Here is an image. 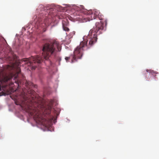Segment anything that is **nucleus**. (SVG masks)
Returning a JSON list of instances; mask_svg holds the SVG:
<instances>
[{
	"mask_svg": "<svg viewBox=\"0 0 159 159\" xmlns=\"http://www.w3.org/2000/svg\"><path fill=\"white\" fill-rule=\"evenodd\" d=\"M61 46L57 41L54 40L46 43L43 46L42 57L39 55L31 56L28 58L22 59L25 64L31 67L32 70H34L38 64L41 63L44 60H47L51 56H56L57 53L61 51Z\"/></svg>",
	"mask_w": 159,
	"mask_h": 159,
	"instance_id": "nucleus-1",
	"label": "nucleus"
},
{
	"mask_svg": "<svg viewBox=\"0 0 159 159\" xmlns=\"http://www.w3.org/2000/svg\"><path fill=\"white\" fill-rule=\"evenodd\" d=\"M104 24L102 21L96 22V27L91 29L89 33L87 40H84L80 43L79 46H77L74 52V55H71L69 57H66L65 59L67 61L70 59H71V62L73 63L76 60V59L81 58L83 54L84 48L87 46V42H89V45L92 46L97 41V36L102 34L104 28Z\"/></svg>",
	"mask_w": 159,
	"mask_h": 159,
	"instance_id": "nucleus-2",
	"label": "nucleus"
},
{
	"mask_svg": "<svg viewBox=\"0 0 159 159\" xmlns=\"http://www.w3.org/2000/svg\"><path fill=\"white\" fill-rule=\"evenodd\" d=\"M52 108V106L50 104L46 107L39 105L37 108L34 107L31 114L44 126L48 127L50 126L52 121L54 120V117L50 115Z\"/></svg>",
	"mask_w": 159,
	"mask_h": 159,
	"instance_id": "nucleus-3",
	"label": "nucleus"
},
{
	"mask_svg": "<svg viewBox=\"0 0 159 159\" xmlns=\"http://www.w3.org/2000/svg\"><path fill=\"white\" fill-rule=\"evenodd\" d=\"M20 72V70L19 71L14 75L12 73H10L8 75H3L2 76L1 82L2 84H5L6 86L11 85L13 83L11 80L12 79L15 80V82L19 86L20 81L18 80V75Z\"/></svg>",
	"mask_w": 159,
	"mask_h": 159,
	"instance_id": "nucleus-4",
	"label": "nucleus"
},
{
	"mask_svg": "<svg viewBox=\"0 0 159 159\" xmlns=\"http://www.w3.org/2000/svg\"><path fill=\"white\" fill-rule=\"evenodd\" d=\"M87 13L86 18L89 21L94 19L97 18H98L100 20L103 19V15L99 11L97 10L89 11H87Z\"/></svg>",
	"mask_w": 159,
	"mask_h": 159,
	"instance_id": "nucleus-5",
	"label": "nucleus"
},
{
	"mask_svg": "<svg viewBox=\"0 0 159 159\" xmlns=\"http://www.w3.org/2000/svg\"><path fill=\"white\" fill-rule=\"evenodd\" d=\"M62 24L63 30L66 31H69V29L67 27L69 25V22L66 19L63 20L62 21Z\"/></svg>",
	"mask_w": 159,
	"mask_h": 159,
	"instance_id": "nucleus-6",
	"label": "nucleus"
},
{
	"mask_svg": "<svg viewBox=\"0 0 159 159\" xmlns=\"http://www.w3.org/2000/svg\"><path fill=\"white\" fill-rule=\"evenodd\" d=\"M47 16H45V18L43 20L42 19L40 18L38 20V22L39 24L40 25V24H43V23H44V25H46L48 23V18H47Z\"/></svg>",
	"mask_w": 159,
	"mask_h": 159,
	"instance_id": "nucleus-7",
	"label": "nucleus"
},
{
	"mask_svg": "<svg viewBox=\"0 0 159 159\" xmlns=\"http://www.w3.org/2000/svg\"><path fill=\"white\" fill-rule=\"evenodd\" d=\"M25 86L27 88H30L33 86V84L31 82L26 81Z\"/></svg>",
	"mask_w": 159,
	"mask_h": 159,
	"instance_id": "nucleus-8",
	"label": "nucleus"
},
{
	"mask_svg": "<svg viewBox=\"0 0 159 159\" xmlns=\"http://www.w3.org/2000/svg\"><path fill=\"white\" fill-rule=\"evenodd\" d=\"M146 71L147 72H149L151 74H153V73H155L153 70H146Z\"/></svg>",
	"mask_w": 159,
	"mask_h": 159,
	"instance_id": "nucleus-9",
	"label": "nucleus"
},
{
	"mask_svg": "<svg viewBox=\"0 0 159 159\" xmlns=\"http://www.w3.org/2000/svg\"><path fill=\"white\" fill-rule=\"evenodd\" d=\"M39 6L41 8H43L44 7V6L42 5H40Z\"/></svg>",
	"mask_w": 159,
	"mask_h": 159,
	"instance_id": "nucleus-10",
	"label": "nucleus"
},
{
	"mask_svg": "<svg viewBox=\"0 0 159 159\" xmlns=\"http://www.w3.org/2000/svg\"><path fill=\"white\" fill-rule=\"evenodd\" d=\"M34 92L33 90H32L31 91V93H32L33 94Z\"/></svg>",
	"mask_w": 159,
	"mask_h": 159,
	"instance_id": "nucleus-11",
	"label": "nucleus"
},
{
	"mask_svg": "<svg viewBox=\"0 0 159 159\" xmlns=\"http://www.w3.org/2000/svg\"><path fill=\"white\" fill-rule=\"evenodd\" d=\"M45 9H44V8L43 9V12L42 13H43L44 12H45Z\"/></svg>",
	"mask_w": 159,
	"mask_h": 159,
	"instance_id": "nucleus-12",
	"label": "nucleus"
},
{
	"mask_svg": "<svg viewBox=\"0 0 159 159\" xmlns=\"http://www.w3.org/2000/svg\"><path fill=\"white\" fill-rule=\"evenodd\" d=\"M15 103L16 104V105H18V104H17V103L16 102H15Z\"/></svg>",
	"mask_w": 159,
	"mask_h": 159,
	"instance_id": "nucleus-13",
	"label": "nucleus"
},
{
	"mask_svg": "<svg viewBox=\"0 0 159 159\" xmlns=\"http://www.w3.org/2000/svg\"><path fill=\"white\" fill-rule=\"evenodd\" d=\"M81 12H83V10H81Z\"/></svg>",
	"mask_w": 159,
	"mask_h": 159,
	"instance_id": "nucleus-14",
	"label": "nucleus"
}]
</instances>
